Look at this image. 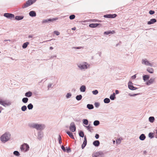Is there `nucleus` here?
<instances>
[{
    "mask_svg": "<svg viewBox=\"0 0 157 157\" xmlns=\"http://www.w3.org/2000/svg\"><path fill=\"white\" fill-rule=\"evenodd\" d=\"M10 137V134L9 132H6L2 135L0 137L2 142L5 143L9 140Z\"/></svg>",
    "mask_w": 157,
    "mask_h": 157,
    "instance_id": "nucleus-1",
    "label": "nucleus"
},
{
    "mask_svg": "<svg viewBox=\"0 0 157 157\" xmlns=\"http://www.w3.org/2000/svg\"><path fill=\"white\" fill-rule=\"evenodd\" d=\"M78 67L81 70L85 71L89 66V65L86 62H83L77 64Z\"/></svg>",
    "mask_w": 157,
    "mask_h": 157,
    "instance_id": "nucleus-2",
    "label": "nucleus"
},
{
    "mask_svg": "<svg viewBox=\"0 0 157 157\" xmlns=\"http://www.w3.org/2000/svg\"><path fill=\"white\" fill-rule=\"evenodd\" d=\"M0 104L6 107L10 105L11 104V102L8 100H3L0 98Z\"/></svg>",
    "mask_w": 157,
    "mask_h": 157,
    "instance_id": "nucleus-3",
    "label": "nucleus"
},
{
    "mask_svg": "<svg viewBox=\"0 0 157 157\" xmlns=\"http://www.w3.org/2000/svg\"><path fill=\"white\" fill-rule=\"evenodd\" d=\"M31 127L38 130H41L44 128V125L41 124H33L32 125Z\"/></svg>",
    "mask_w": 157,
    "mask_h": 157,
    "instance_id": "nucleus-4",
    "label": "nucleus"
},
{
    "mask_svg": "<svg viewBox=\"0 0 157 157\" xmlns=\"http://www.w3.org/2000/svg\"><path fill=\"white\" fill-rule=\"evenodd\" d=\"M20 148L21 151L26 152L29 150V147L27 144L24 143L21 146Z\"/></svg>",
    "mask_w": 157,
    "mask_h": 157,
    "instance_id": "nucleus-5",
    "label": "nucleus"
},
{
    "mask_svg": "<svg viewBox=\"0 0 157 157\" xmlns=\"http://www.w3.org/2000/svg\"><path fill=\"white\" fill-rule=\"evenodd\" d=\"M142 64L146 66H149L150 67L153 66V63H151L149 61H148L147 59H143L142 60Z\"/></svg>",
    "mask_w": 157,
    "mask_h": 157,
    "instance_id": "nucleus-6",
    "label": "nucleus"
},
{
    "mask_svg": "<svg viewBox=\"0 0 157 157\" xmlns=\"http://www.w3.org/2000/svg\"><path fill=\"white\" fill-rule=\"evenodd\" d=\"M37 0H28L26 2L22 5L23 8L28 7L34 3Z\"/></svg>",
    "mask_w": 157,
    "mask_h": 157,
    "instance_id": "nucleus-7",
    "label": "nucleus"
},
{
    "mask_svg": "<svg viewBox=\"0 0 157 157\" xmlns=\"http://www.w3.org/2000/svg\"><path fill=\"white\" fill-rule=\"evenodd\" d=\"M70 130L72 132H74L76 130V126L75 123L74 122L71 123L69 127Z\"/></svg>",
    "mask_w": 157,
    "mask_h": 157,
    "instance_id": "nucleus-8",
    "label": "nucleus"
},
{
    "mask_svg": "<svg viewBox=\"0 0 157 157\" xmlns=\"http://www.w3.org/2000/svg\"><path fill=\"white\" fill-rule=\"evenodd\" d=\"M4 16L11 19H12L14 17V15L13 14L8 13H5L4 14Z\"/></svg>",
    "mask_w": 157,
    "mask_h": 157,
    "instance_id": "nucleus-9",
    "label": "nucleus"
},
{
    "mask_svg": "<svg viewBox=\"0 0 157 157\" xmlns=\"http://www.w3.org/2000/svg\"><path fill=\"white\" fill-rule=\"evenodd\" d=\"M132 84L133 83L132 82L130 81L129 82L128 85L129 89L130 90H136L137 88L134 87L132 85Z\"/></svg>",
    "mask_w": 157,
    "mask_h": 157,
    "instance_id": "nucleus-10",
    "label": "nucleus"
},
{
    "mask_svg": "<svg viewBox=\"0 0 157 157\" xmlns=\"http://www.w3.org/2000/svg\"><path fill=\"white\" fill-rule=\"evenodd\" d=\"M117 15L115 14H107L105 15L103 17L105 18H114L116 17Z\"/></svg>",
    "mask_w": 157,
    "mask_h": 157,
    "instance_id": "nucleus-11",
    "label": "nucleus"
},
{
    "mask_svg": "<svg viewBox=\"0 0 157 157\" xmlns=\"http://www.w3.org/2000/svg\"><path fill=\"white\" fill-rule=\"evenodd\" d=\"M102 153L101 152L95 153L92 155V157H101Z\"/></svg>",
    "mask_w": 157,
    "mask_h": 157,
    "instance_id": "nucleus-12",
    "label": "nucleus"
},
{
    "mask_svg": "<svg viewBox=\"0 0 157 157\" xmlns=\"http://www.w3.org/2000/svg\"><path fill=\"white\" fill-rule=\"evenodd\" d=\"M155 79L153 78H151L147 82L146 84L147 85H150L152 84L155 81Z\"/></svg>",
    "mask_w": 157,
    "mask_h": 157,
    "instance_id": "nucleus-13",
    "label": "nucleus"
},
{
    "mask_svg": "<svg viewBox=\"0 0 157 157\" xmlns=\"http://www.w3.org/2000/svg\"><path fill=\"white\" fill-rule=\"evenodd\" d=\"M43 136V133L42 132H38L37 138L40 140Z\"/></svg>",
    "mask_w": 157,
    "mask_h": 157,
    "instance_id": "nucleus-14",
    "label": "nucleus"
},
{
    "mask_svg": "<svg viewBox=\"0 0 157 157\" xmlns=\"http://www.w3.org/2000/svg\"><path fill=\"white\" fill-rule=\"evenodd\" d=\"M84 141L82 145V149L85 147L87 144L86 138L85 136H84Z\"/></svg>",
    "mask_w": 157,
    "mask_h": 157,
    "instance_id": "nucleus-15",
    "label": "nucleus"
},
{
    "mask_svg": "<svg viewBox=\"0 0 157 157\" xmlns=\"http://www.w3.org/2000/svg\"><path fill=\"white\" fill-rule=\"evenodd\" d=\"M156 22V20L155 19L153 18L150 20L149 21L147 22V24L148 25H151L153 24Z\"/></svg>",
    "mask_w": 157,
    "mask_h": 157,
    "instance_id": "nucleus-16",
    "label": "nucleus"
},
{
    "mask_svg": "<svg viewBox=\"0 0 157 157\" xmlns=\"http://www.w3.org/2000/svg\"><path fill=\"white\" fill-rule=\"evenodd\" d=\"M24 18V16L22 15L17 16L15 17V19L19 21L22 19Z\"/></svg>",
    "mask_w": 157,
    "mask_h": 157,
    "instance_id": "nucleus-17",
    "label": "nucleus"
},
{
    "mask_svg": "<svg viewBox=\"0 0 157 157\" xmlns=\"http://www.w3.org/2000/svg\"><path fill=\"white\" fill-rule=\"evenodd\" d=\"M147 71L150 73L152 74L154 71V69L151 67H148L147 68Z\"/></svg>",
    "mask_w": 157,
    "mask_h": 157,
    "instance_id": "nucleus-18",
    "label": "nucleus"
},
{
    "mask_svg": "<svg viewBox=\"0 0 157 157\" xmlns=\"http://www.w3.org/2000/svg\"><path fill=\"white\" fill-rule=\"evenodd\" d=\"M99 25V24L98 23H95V24H91L89 25V26L90 27L92 28H94L97 27Z\"/></svg>",
    "mask_w": 157,
    "mask_h": 157,
    "instance_id": "nucleus-19",
    "label": "nucleus"
},
{
    "mask_svg": "<svg viewBox=\"0 0 157 157\" xmlns=\"http://www.w3.org/2000/svg\"><path fill=\"white\" fill-rule=\"evenodd\" d=\"M32 95V93L30 91H29L25 94V96L27 97H30Z\"/></svg>",
    "mask_w": 157,
    "mask_h": 157,
    "instance_id": "nucleus-20",
    "label": "nucleus"
},
{
    "mask_svg": "<svg viewBox=\"0 0 157 157\" xmlns=\"http://www.w3.org/2000/svg\"><path fill=\"white\" fill-rule=\"evenodd\" d=\"M80 90L81 92H84L86 90V87L84 85L81 86L80 88Z\"/></svg>",
    "mask_w": 157,
    "mask_h": 157,
    "instance_id": "nucleus-21",
    "label": "nucleus"
},
{
    "mask_svg": "<svg viewBox=\"0 0 157 157\" xmlns=\"http://www.w3.org/2000/svg\"><path fill=\"white\" fill-rule=\"evenodd\" d=\"M150 77L148 75H144L143 76V79L144 81H146L148 80Z\"/></svg>",
    "mask_w": 157,
    "mask_h": 157,
    "instance_id": "nucleus-22",
    "label": "nucleus"
},
{
    "mask_svg": "<svg viewBox=\"0 0 157 157\" xmlns=\"http://www.w3.org/2000/svg\"><path fill=\"white\" fill-rule=\"evenodd\" d=\"M93 144L96 147H98L99 145L100 142L98 140L94 141L93 142Z\"/></svg>",
    "mask_w": 157,
    "mask_h": 157,
    "instance_id": "nucleus-23",
    "label": "nucleus"
},
{
    "mask_svg": "<svg viewBox=\"0 0 157 157\" xmlns=\"http://www.w3.org/2000/svg\"><path fill=\"white\" fill-rule=\"evenodd\" d=\"M146 138L145 135L144 134H141L139 137L140 139L141 140H144Z\"/></svg>",
    "mask_w": 157,
    "mask_h": 157,
    "instance_id": "nucleus-24",
    "label": "nucleus"
},
{
    "mask_svg": "<svg viewBox=\"0 0 157 157\" xmlns=\"http://www.w3.org/2000/svg\"><path fill=\"white\" fill-rule=\"evenodd\" d=\"M114 33V32L113 31H108L105 32H104V34L106 35H108L110 34H113Z\"/></svg>",
    "mask_w": 157,
    "mask_h": 157,
    "instance_id": "nucleus-25",
    "label": "nucleus"
},
{
    "mask_svg": "<svg viewBox=\"0 0 157 157\" xmlns=\"http://www.w3.org/2000/svg\"><path fill=\"white\" fill-rule=\"evenodd\" d=\"M29 15L31 17H35L36 16V13L35 11H32L29 12Z\"/></svg>",
    "mask_w": 157,
    "mask_h": 157,
    "instance_id": "nucleus-26",
    "label": "nucleus"
},
{
    "mask_svg": "<svg viewBox=\"0 0 157 157\" xmlns=\"http://www.w3.org/2000/svg\"><path fill=\"white\" fill-rule=\"evenodd\" d=\"M67 133L69 136L72 139H74V136L73 135V134L72 133L70 132L69 131H67Z\"/></svg>",
    "mask_w": 157,
    "mask_h": 157,
    "instance_id": "nucleus-27",
    "label": "nucleus"
},
{
    "mask_svg": "<svg viewBox=\"0 0 157 157\" xmlns=\"http://www.w3.org/2000/svg\"><path fill=\"white\" fill-rule=\"evenodd\" d=\"M87 108L89 109H91L94 108V106L92 104H88L87 105Z\"/></svg>",
    "mask_w": 157,
    "mask_h": 157,
    "instance_id": "nucleus-28",
    "label": "nucleus"
},
{
    "mask_svg": "<svg viewBox=\"0 0 157 157\" xmlns=\"http://www.w3.org/2000/svg\"><path fill=\"white\" fill-rule=\"evenodd\" d=\"M28 98H27L26 97L23 98L22 101L23 103H26L28 102Z\"/></svg>",
    "mask_w": 157,
    "mask_h": 157,
    "instance_id": "nucleus-29",
    "label": "nucleus"
},
{
    "mask_svg": "<svg viewBox=\"0 0 157 157\" xmlns=\"http://www.w3.org/2000/svg\"><path fill=\"white\" fill-rule=\"evenodd\" d=\"M82 98V96L81 95H78L76 97V99L78 101H80Z\"/></svg>",
    "mask_w": 157,
    "mask_h": 157,
    "instance_id": "nucleus-30",
    "label": "nucleus"
},
{
    "mask_svg": "<svg viewBox=\"0 0 157 157\" xmlns=\"http://www.w3.org/2000/svg\"><path fill=\"white\" fill-rule=\"evenodd\" d=\"M29 44V42H26L23 44L22 45V48H26L28 45Z\"/></svg>",
    "mask_w": 157,
    "mask_h": 157,
    "instance_id": "nucleus-31",
    "label": "nucleus"
},
{
    "mask_svg": "<svg viewBox=\"0 0 157 157\" xmlns=\"http://www.w3.org/2000/svg\"><path fill=\"white\" fill-rule=\"evenodd\" d=\"M155 120V118L153 117H150L149 118V121L151 123H153Z\"/></svg>",
    "mask_w": 157,
    "mask_h": 157,
    "instance_id": "nucleus-32",
    "label": "nucleus"
},
{
    "mask_svg": "<svg viewBox=\"0 0 157 157\" xmlns=\"http://www.w3.org/2000/svg\"><path fill=\"white\" fill-rule=\"evenodd\" d=\"M100 124L99 121L98 120H95V121L93 123V124L95 126H97L98 125Z\"/></svg>",
    "mask_w": 157,
    "mask_h": 157,
    "instance_id": "nucleus-33",
    "label": "nucleus"
},
{
    "mask_svg": "<svg viewBox=\"0 0 157 157\" xmlns=\"http://www.w3.org/2000/svg\"><path fill=\"white\" fill-rule=\"evenodd\" d=\"M27 108L29 110L32 109L33 108V105L31 103L29 104L27 106Z\"/></svg>",
    "mask_w": 157,
    "mask_h": 157,
    "instance_id": "nucleus-34",
    "label": "nucleus"
},
{
    "mask_svg": "<svg viewBox=\"0 0 157 157\" xmlns=\"http://www.w3.org/2000/svg\"><path fill=\"white\" fill-rule=\"evenodd\" d=\"M115 94L113 93V94L111 95L110 96V98L112 100H114L115 98Z\"/></svg>",
    "mask_w": 157,
    "mask_h": 157,
    "instance_id": "nucleus-35",
    "label": "nucleus"
},
{
    "mask_svg": "<svg viewBox=\"0 0 157 157\" xmlns=\"http://www.w3.org/2000/svg\"><path fill=\"white\" fill-rule=\"evenodd\" d=\"M82 122L83 124L86 125H87L88 123V121L86 119H83L82 120Z\"/></svg>",
    "mask_w": 157,
    "mask_h": 157,
    "instance_id": "nucleus-36",
    "label": "nucleus"
},
{
    "mask_svg": "<svg viewBox=\"0 0 157 157\" xmlns=\"http://www.w3.org/2000/svg\"><path fill=\"white\" fill-rule=\"evenodd\" d=\"M104 101L105 103H108L110 101V100L109 98H106L104 99Z\"/></svg>",
    "mask_w": 157,
    "mask_h": 157,
    "instance_id": "nucleus-37",
    "label": "nucleus"
},
{
    "mask_svg": "<svg viewBox=\"0 0 157 157\" xmlns=\"http://www.w3.org/2000/svg\"><path fill=\"white\" fill-rule=\"evenodd\" d=\"M21 109L22 111H25L27 110V107L26 105H24L21 107Z\"/></svg>",
    "mask_w": 157,
    "mask_h": 157,
    "instance_id": "nucleus-38",
    "label": "nucleus"
},
{
    "mask_svg": "<svg viewBox=\"0 0 157 157\" xmlns=\"http://www.w3.org/2000/svg\"><path fill=\"white\" fill-rule=\"evenodd\" d=\"M50 22L49 19H43L42 21V23H49Z\"/></svg>",
    "mask_w": 157,
    "mask_h": 157,
    "instance_id": "nucleus-39",
    "label": "nucleus"
},
{
    "mask_svg": "<svg viewBox=\"0 0 157 157\" xmlns=\"http://www.w3.org/2000/svg\"><path fill=\"white\" fill-rule=\"evenodd\" d=\"M13 154L14 155L16 156H19L20 155V154L19 152L17 151H14L13 152Z\"/></svg>",
    "mask_w": 157,
    "mask_h": 157,
    "instance_id": "nucleus-40",
    "label": "nucleus"
},
{
    "mask_svg": "<svg viewBox=\"0 0 157 157\" xmlns=\"http://www.w3.org/2000/svg\"><path fill=\"white\" fill-rule=\"evenodd\" d=\"M79 136L82 137H83L84 136V134L83 132L82 131H81L79 133Z\"/></svg>",
    "mask_w": 157,
    "mask_h": 157,
    "instance_id": "nucleus-41",
    "label": "nucleus"
},
{
    "mask_svg": "<svg viewBox=\"0 0 157 157\" xmlns=\"http://www.w3.org/2000/svg\"><path fill=\"white\" fill-rule=\"evenodd\" d=\"M148 136L149 138L151 139L154 138L153 133L152 132H150L149 133Z\"/></svg>",
    "mask_w": 157,
    "mask_h": 157,
    "instance_id": "nucleus-42",
    "label": "nucleus"
},
{
    "mask_svg": "<svg viewBox=\"0 0 157 157\" xmlns=\"http://www.w3.org/2000/svg\"><path fill=\"white\" fill-rule=\"evenodd\" d=\"M58 19V17H56L55 18H49L50 22H53L57 20Z\"/></svg>",
    "mask_w": 157,
    "mask_h": 157,
    "instance_id": "nucleus-43",
    "label": "nucleus"
},
{
    "mask_svg": "<svg viewBox=\"0 0 157 157\" xmlns=\"http://www.w3.org/2000/svg\"><path fill=\"white\" fill-rule=\"evenodd\" d=\"M121 139L119 138L116 140V142L117 144H120L121 142Z\"/></svg>",
    "mask_w": 157,
    "mask_h": 157,
    "instance_id": "nucleus-44",
    "label": "nucleus"
},
{
    "mask_svg": "<svg viewBox=\"0 0 157 157\" xmlns=\"http://www.w3.org/2000/svg\"><path fill=\"white\" fill-rule=\"evenodd\" d=\"M75 17V16L74 14H72L69 16V18L71 20L74 19Z\"/></svg>",
    "mask_w": 157,
    "mask_h": 157,
    "instance_id": "nucleus-45",
    "label": "nucleus"
},
{
    "mask_svg": "<svg viewBox=\"0 0 157 157\" xmlns=\"http://www.w3.org/2000/svg\"><path fill=\"white\" fill-rule=\"evenodd\" d=\"M71 96V93H68L66 95V97L67 98H70Z\"/></svg>",
    "mask_w": 157,
    "mask_h": 157,
    "instance_id": "nucleus-46",
    "label": "nucleus"
},
{
    "mask_svg": "<svg viewBox=\"0 0 157 157\" xmlns=\"http://www.w3.org/2000/svg\"><path fill=\"white\" fill-rule=\"evenodd\" d=\"M92 93L94 95H96L98 93V91L97 90H95L92 91Z\"/></svg>",
    "mask_w": 157,
    "mask_h": 157,
    "instance_id": "nucleus-47",
    "label": "nucleus"
},
{
    "mask_svg": "<svg viewBox=\"0 0 157 157\" xmlns=\"http://www.w3.org/2000/svg\"><path fill=\"white\" fill-rule=\"evenodd\" d=\"M94 105L95 107L97 108H98L100 105V104L98 102H95Z\"/></svg>",
    "mask_w": 157,
    "mask_h": 157,
    "instance_id": "nucleus-48",
    "label": "nucleus"
},
{
    "mask_svg": "<svg viewBox=\"0 0 157 157\" xmlns=\"http://www.w3.org/2000/svg\"><path fill=\"white\" fill-rule=\"evenodd\" d=\"M138 94H129L128 95H129L130 96H131V97H134V96H135Z\"/></svg>",
    "mask_w": 157,
    "mask_h": 157,
    "instance_id": "nucleus-49",
    "label": "nucleus"
},
{
    "mask_svg": "<svg viewBox=\"0 0 157 157\" xmlns=\"http://www.w3.org/2000/svg\"><path fill=\"white\" fill-rule=\"evenodd\" d=\"M54 34H55L56 35H59L60 34V33L59 32L57 31H54Z\"/></svg>",
    "mask_w": 157,
    "mask_h": 157,
    "instance_id": "nucleus-50",
    "label": "nucleus"
},
{
    "mask_svg": "<svg viewBox=\"0 0 157 157\" xmlns=\"http://www.w3.org/2000/svg\"><path fill=\"white\" fill-rule=\"evenodd\" d=\"M149 13L151 15L155 13V12L154 10H150Z\"/></svg>",
    "mask_w": 157,
    "mask_h": 157,
    "instance_id": "nucleus-51",
    "label": "nucleus"
},
{
    "mask_svg": "<svg viewBox=\"0 0 157 157\" xmlns=\"http://www.w3.org/2000/svg\"><path fill=\"white\" fill-rule=\"evenodd\" d=\"M66 150H67V152L68 153H69L71 151V149L69 147H67Z\"/></svg>",
    "mask_w": 157,
    "mask_h": 157,
    "instance_id": "nucleus-52",
    "label": "nucleus"
},
{
    "mask_svg": "<svg viewBox=\"0 0 157 157\" xmlns=\"http://www.w3.org/2000/svg\"><path fill=\"white\" fill-rule=\"evenodd\" d=\"M61 148L62 149V150L64 152H65L66 151V149H65V147H64V146L63 145L62 146H61Z\"/></svg>",
    "mask_w": 157,
    "mask_h": 157,
    "instance_id": "nucleus-53",
    "label": "nucleus"
},
{
    "mask_svg": "<svg viewBox=\"0 0 157 157\" xmlns=\"http://www.w3.org/2000/svg\"><path fill=\"white\" fill-rule=\"evenodd\" d=\"M99 135L98 134H96L95 135V138L96 139H98L99 138Z\"/></svg>",
    "mask_w": 157,
    "mask_h": 157,
    "instance_id": "nucleus-54",
    "label": "nucleus"
},
{
    "mask_svg": "<svg viewBox=\"0 0 157 157\" xmlns=\"http://www.w3.org/2000/svg\"><path fill=\"white\" fill-rule=\"evenodd\" d=\"M52 84H49L48 85V89H49L52 86Z\"/></svg>",
    "mask_w": 157,
    "mask_h": 157,
    "instance_id": "nucleus-55",
    "label": "nucleus"
},
{
    "mask_svg": "<svg viewBox=\"0 0 157 157\" xmlns=\"http://www.w3.org/2000/svg\"><path fill=\"white\" fill-rule=\"evenodd\" d=\"M86 127L87 128L88 130L90 131V127L89 125L86 126Z\"/></svg>",
    "mask_w": 157,
    "mask_h": 157,
    "instance_id": "nucleus-56",
    "label": "nucleus"
},
{
    "mask_svg": "<svg viewBox=\"0 0 157 157\" xmlns=\"http://www.w3.org/2000/svg\"><path fill=\"white\" fill-rule=\"evenodd\" d=\"M59 141L61 140V137L60 135H59V138H58Z\"/></svg>",
    "mask_w": 157,
    "mask_h": 157,
    "instance_id": "nucleus-57",
    "label": "nucleus"
},
{
    "mask_svg": "<svg viewBox=\"0 0 157 157\" xmlns=\"http://www.w3.org/2000/svg\"><path fill=\"white\" fill-rule=\"evenodd\" d=\"M136 74L133 75L132 76V78L133 79H135L136 78Z\"/></svg>",
    "mask_w": 157,
    "mask_h": 157,
    "instance_id": "nucleus-58",
    "label": "nucleus"
},
{
    "mask_svg": "<svg viewBox=\"0 0 157 157\" xmlns=\"http://www.w3.org/2000/svg\"><path fill=\"white\" fill-rule=\"evenodd\" d=\"M33 36L32 35H29L28 36V38L29 39L33 37Z\"/></svg>",
    "mask_w": 157,
    "mask_h": 157,
    "instance_id": "nucleus-59",
    "label": "nucleus"
},
{
    "mask_svg": "<svg viewBox=\"0 0 157 157\" xmlns=\"http://www.w3.org/2000/svg\"><path fill=\"white\" fill-rule=\"evenodd\" d=\"M115 93L116 94H117L119 93V91L117 90H116L115 91Z\"/></svg>",
    "mask_w": 157,
    "mask_h": 157,
    "instance_id": "nucleus-60",
    "label": "nucleus"
},
{
    "mask_svg": "<svg viewBox=\"0 0 157 157\" xmlns=\"http://www.w3.org/2000/svg\"><path fill=\"white\" fill-rule=\"evenodd\" d=\"M147 153V152L146 151H143V154H145Z\"/></svg>",
    "mask_w": 157,
    "mask_h": 157,
    "instance_id": "nucleus-61",
    "label": "nucleus"
},
{
    "mask_svg": "<svg viewBox=\"0 0 157 157\" xmlns=\"http://www.w3.org/2000/svg\"><path fill=\"white\" fill-rule=\"evenodd\" d=\"M76 29V28L75 27H73L71 29L73 30H75Z\"/></svg>",
    "mask_w": 157,
    "mask_h": 157,
    "instance_id": "nucleus-62",
    "label": "nucleus"
},
{
    "mask_svg": "<svg viewBox=\"0 0 157 157\" xmlns=\"http://www.w3.org/2000/svg\"><path fill=\"white\" fill-rule=\"evenodd\" d=\"M59 144H61L62 143L61 140L59 141Z\"/></svg>",
    "mask_w": 157,
    "mask_h": 157,
    "instance_id": "nucleus-63",
    "label": "nucleus"
},
{
    "mask_svg": "<svg viewBox=\"0 0 157 157\" xmlns=\"http://www.w3.org/2000/svg\"><path fill=\"white\" fill-rule=\"evenodd\" d=\"M53 49V48L52 47H50V50H52Z\"/></svg>",
    "mask_w": 157,
    "mask_h": 157,
    "instance_id": "nucleus-64",
    "label": "nucleus"
}]
</instances>
